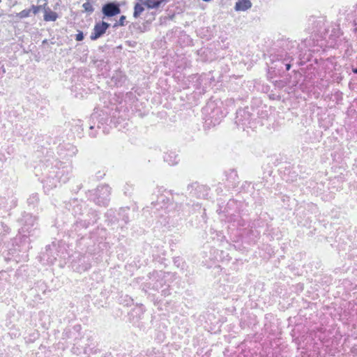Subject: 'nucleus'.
I'll list each match as a JSON object with an SVG mask.
<instances>
[{"label": "nucleus", "mask_w": 357, "mask_h": 357, "mask_svg": "<svg viewBox=\"0 0 357 357\" xmlns=\"http://www.w3.org/2000/svg\"><path fill=\"white\" fill-rule=\"evenodd\" d=\"M95 201L98 205L105 206L110 195V188L107 185L98 186L95 192Z\"/></svg>", "instance_id": "f257e3e1"}, {"label": "nucleus", "mask_w": 357, "mask_h": 357, "mask_svg": "<svg viewBox=\"0 0 357 357\" xmlns=\"http://www.w3.org/2000/svg\"><path fill=\"white\" fill-rule=\"evenodd\" d=\"M102 13L105 17H114L121 13L120 6L116 1L107 2L102 6Z\"/></svg>", "instance_id": "f03ea898"}, {"label": "nucleus", "mask_w": 357, "mask_h": 357, "mask_svg": "<svg viewBox=\"0 0 357 357\" xmlns=\"http://www.w3.org/2000/svg\"><path fill=\"white\" fill-rule=\"evenodd\" d=\"M110 26V24L106 22L102 21L95 24L93 31L90 36L91 40H96L105 33L107 29Z\"/></svg>", "instance_id": "7ed1b4c3"}, {"label": "nucleus", "mask_w": 357, "mask_h": 357, "mask_svg": "<svg viewBox=\"0 0 357 357\" xmlns=\"http://www.w3.org/2000/svg\"><path fill=\"white\" fill-rule=\"evenodd\" d=\"M174 210L177 212L178 215L182 216H188L192 213L188 203H176Z\"/></svg>", "instance_id": "20e7f679"}, {"label": "nucleus", "mask_w": 357, "mask_h": 357, "mask_svg": "<svg viewBox=\"0 0 357 357\" xmlns=\"http://www.w3.org/2000/svg\"><path fill=\"white\" fill-rule=\"evenodd\" d=\"M143 5L149 9H157L161 6L165 5L167 0H139Z\"/></svg>", "instance_id": "39448f33"}, {"label": "nucleus", "mask_w": 357, "mask_h": 357, "mask_svg": "<svg viewBox=\"0 0 357 357\" xmlns=\"http://www.w3.org/2000/svg\"><path fill=\"white\" fill-rule=\"evenodd\" d=\"M252 7L250 0H238L234 6L236 11H245Z\"/></svg>", "instance_id": "423d86ee"}, {"label": "nucleus", "mask_w": 357, "mask_h": 357, "mask_svg": "<svg viewBox=\"0 0 357 357\" xmlns=\"http://www.w3.org/2000/svg\"><path fill=\"white\" fill-rule=\"evenodd\" d=\"M57 17H58V15H57L56 13L52 11V10H50L48 12L47 10H45V13L44 15V20L45 21L54 22L56 20Z\"/></svg>", "instance_id": "0eeeda50"}, {"label": "nucleus", "mask_w": 357, "mask_h": 357, "mask_svg": "<svg viewBox=\"0 0 357 357\" xmlns=\"http://www.w3.org/2000/svg\"><path fill=\"white\" fill-rule=\"evenodd\" d=\"M144 10V8L143 6L140 3H135L134 6V12H133V17L135 18H137Z\"/></svg>", "instance_id": "6e6552de"}, {"label": "nucleus", "mask_w": 357, "mask_h": 357, "mask_svg": "<svg viewBox=\"0 0 357 357\" xmlns=\"http://www.w3.org/2000/svg\"><path fill=\"white\" fill-rule=\"evenodd\" d=\"M84 11L89 13H92L94 10L93 6L89 2L86 1L82 5Z\"/></svg>", "instance_id": "1a4fd4ad"}, {"label": "nucleus", "mask_w": 357, "mask_h": 357, "mask_svg": "<svg viewBox=\"0 0 357 357\" xmlns=\"http://www.w3.org/2000/svg\"><path fill=\"white\" fill-rule=\"evenodd\" d=\"M31 12V9H24L17 13V17L20 18H26L28 17L30 15V13Z\"/></svg>", "instance_id": "9d476101"}, {"label": "nucleus", "mask_w": 357, "mask_h": 357, "mask_svg": "<svg viewBox=\"0 0 357 357\" xmlns=\"http://www.w3.org/2000/svg\"><path fill=\"white\" fill-rule=\"evenodd\" d=\"M126 19V17L125 15L121 16L119 20L116 23L114 24V27H116L118 26H125L126 25V24H125Z\"/></svg>", "instance_id": "9b49d317"}, {"label": "nucleus", "mask_w": 357, "mask_h": 357, "mask_svg": "<svg viewBox=\"0 0 357 357\" xmlns=\"http://www.w3.org/2000/svg\"><path fill=\"white\" fill-rule=\"evenodd\" d=\"M41 8H42V6H34V5H33L31 6V11L33 12V13L34 15H36L39 12V10H40V9Z\"/></svg>", "instance_id": "f8f14e48"}, {"label": "nucleus", "mask_w": 357, "mask_h": 357, "mask_svg": "<svg viewBox=\"0 0 357 357\" xmlns=\"http://www.w3.org/2000/svg\"><path fill=\"white\" fill-rule=\"evenodd\" d=\"M84 39V33L82 31H78L75 36V40L77 41H82Z\"/></svg>", "instance_id": "ddd939ff"}, {"label": "nucleus", "mask_w": 357, "mask_h": 357, "mask_svg": "<svg viewBox=\"0 0 357 357\" xmlns=\"http://www.w3.org/2000/svg\"><path fill=\"white\" fill-rule=\"evenodd\" d=\"M291 68V64H287L286 65V69L289 70Z\"/></svg>", "instance_id": "4468645a"}, {"label": "nucleus", "mask_w": 357, "mask_h": 357, "mask_svg": "<svg viewBox=\"0 0 357 357\" xmlns=\"http://www.w3.org/2000/svg\"><path fill=\"white\" fill-rule=\"evenodd\" d=\"M352 72L355 74H357V68H354L352 69Z\"/></svg>", "instance_id": "2eb2a0df"}, {"label": "nucleus", "mask_w": 357, "mask_h": 357, "mask_svg": "<svg viewBox=\"0 0 357 357\" xmlns=\"http://www.w3.org/2000/svg\"><path fill=\"white\" fill-rule=\"evenodd\" d=\"M46 6H47V3H45L43 6H42L41 8H43L45 10H46Z\"/></svg>", "instance_id": "dca6fc26"}, {"label": "nucleus", "mask_w": 357, "mask_h": 357, "mask_svg": "<svg viewBox=\"0 0 357 357\" xmlns=\"http://www.w3.org/2000/svg\"><path fill=\"white\" fill-rule=\"evenodd\" d=\"M203 1H206V2H208V1H211V0H202Z\"/></svg>", "instance_id": "f3484780"}, {"label": "nucleus", "mask_w": 357, "mask_h": 357, "mask_svg": "<svg viewBox=\"0 0 357 357\" xmlns=\"http://www.w3.org/2000/svg\"><path fill=\"white\" fill-rule=\"evenodd\" d=\"M1 2V0H0V3Z\"/></svg>", "instance_id": "a211bd4d"}, {"label": "nucleus", "mask_w": 357, "mask_h": 357, "mask_svg": "<svg viewBox=\"0 0 357 357\" xmlns=\"http://www.w3.org/2000/svg\"><path fill=\"white\" fill-rule=\"evenodd\" d=\"M45 1H47V0H45Z\"/></svg>", "instance_id": "6ab92c4d"}]
</instances>
